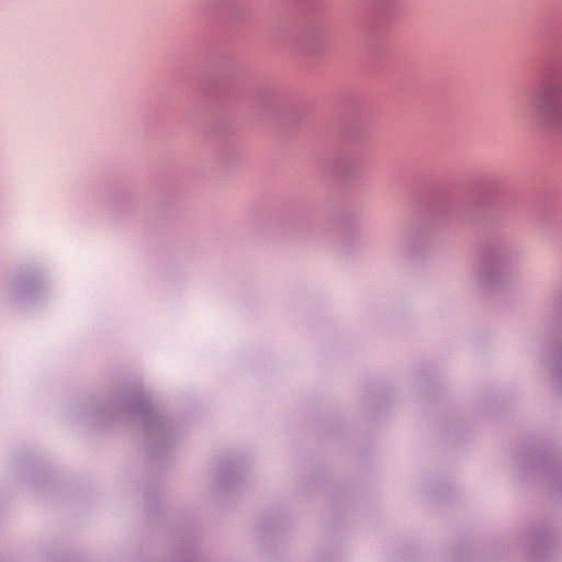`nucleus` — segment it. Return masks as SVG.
Returning <instances> with one entry per match:
<instances>
[{
    "label": "nucleus",
    "instance_id": "obj_1",
    "mask_svg": "<svg viewBox=\"0 0 562 562\" xmlns=\"http://www.w3.org/2000/svg\"><path fill=\"white\" fill-rule=\"evenodd\" d=\"M527 112L544 125H554L562 120V86L548 85L528 102Z\"/></svg>",
    "mask_w": 562,
    "mask_h": 562
}]
</instances>
